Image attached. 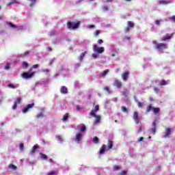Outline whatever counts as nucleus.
<instances>
[{
	"mask_svg": "<svg viewBox=\"0 0 175 175\" xmlns=\"http://www.w3.org/2000/svg\"><path fill=\"white\" fill-rule=\"evenodd\" d=\"M93 51L94 53L92 54V57L94 59H96L99 55V54H102L105 51V47L103 46H98V45L94 44L93 46Z\"/></svg>",
	"mask_w": 175,
	"mask_h": 175,
	"instance_id": "nucleus-1",
	"label": "nucleus"
},
{
	"mask_svg": "<svg viewBox=\"0 0 175 175\" xmlns=\"http://www.w3.org/2000/svg\"><path fill=\"white\" fill-rule=\"evenodd\" d=\"M96 111H99V105H95L94 109L92 110L90 112V116L96 118L94 122V125H96V124H99V122H100V116L95 114Z\"/></svg>",
	"mask_w": 175,
	"mask_h": 175,
	"instance_id": "nucleus-2",
	"label": "nucleus"
},
{
	"mask_svg": "<svg viewBox=\"0 0 175 175\" xmlns=\"http://www.w3.org/2000/svg\"><path fill=\"white\" fill-rule=\"evenodd\" d=\"M39 68V64H35L31 68H30L29 72H24L22 75L23 79H31V77H33V75H35V72H31L32 71V69H38Z\"/></svg>",
	"mask_w": 175,
	"mask_h": 175,
	"instance_id": "nucleus-3",
	"label": "nucleus"
},
{
	"mask_svg": "<svg viewBox=\"0 0 175 175\" xmlns=\"http://www.w3.org/2000/svg\"><path fill=\"white\" fill-rule=\"evenodd\" d=\"M113 148V142L111 141H109L108 142V146H106V145H103L100 151H99V154H105V151H107L110 149Z\"/></svg>",
	"mask_w": 175,
	"mask_h": 175,
	"instance_id": "nucleus-4",
	"label": "nucleus"
},
{
	"mask_svg": "<svg viewBox=\"0 0 175 175\" xmlns=\"http://www.w3.org/2000/svg\"><path fill=\"white\" fill-rule=\"evenodd\" d=\"M153 44L156 46L157 50H160L161 53H163V50L167 49V44L159 43L158 44L156 40L153 41Z\"/></svg>",
	"mask_w": 175,
	"mask_h": 175,
	"instance_id": "nucleus-5",
	"label": "nucleus"
},
{
	"mask_svg": "<svg viewBox=\"0 0 175 175\" xmlns=\"http://www.w3.org/2000/svg\"><path fill=\"white\" fill-rule=\"evenodd\" d=\"M79 25H80V22H77L76 23L68 22L67 23V27L68 29H77V28H79Z\"/></svg>",
	"mask_w": 175,
	"mask_h": 175,
	"instance_id": "nucleus-6",
	"label": "nucleus"
},
{
	"mask_svg": "<svg viewBox=\"0 0 175 175\" xmlns=\"http://www.w3.org/2000/svg\"><path fill=\"white\" fill-rule=\"evenodd\" d=\"M148 132H152V135H155V132H157V120L152 123V128L148 130Z\"/></svg>",
	"mask_w": 175,
	"mask_h": 175,
	"instance_id": "nucleus-7",
	"label": "nucleus"
},
{
	"mask_svg": "<svg viewBox=\"0 0 175 175\" xmlns=\"http://www.w3.org/2000/svg\"><path fill=\"white\" fill-rule=\"evenodd\" d=\"M151 110H153L154 114H157V113H159V107L154 108L151 105H149L147 108L146 111L148 113V112L151 111Z\"/></svg>",
	"mask_w": 175,
	"mask_h": 175,
	"instance_id": "nucleus-8",
	"label": "nucleus"
},
{
	"mask_svg": "<svg viewBox=\"0 0 175 175\" xmlns=\"http://www.w3.org/2000/svg\"><path fill=\"white\" fill-rule=\"evenodd\" d=\"M83 133H78L75 138V142H76V143H81V139H83Z\"/></svg>",
	"mask_w": 175,
	"mask_h": 175,
	"instance_id": "nucleus-9",
	"label": "nucleus"
},
{
	"mask_svg": "<svg viewBox=\"0 0 175 175\" xmlns=\"http://www.w3.org/2000/svg\"><path fill=\"white\" fill-rule=\"evenodd\" d=\"M77 129L80 131L79 133H82V135H83L84 132L87 131V127H85V125L83 124L78 125Z\"/></svg>",
	"mask_w": 175,
	"mask_h": 175,
	"instance_id": "nucleus-10",
	"label": "nucleus"
},
{
	"mask_svg": "<svg viewBox=\"0 0 175 175\" xmlns=\"http://www.w3.org/2000/svg\"><path fill=\"white\" fill-rule=\"evenodd\" d=\"M21 100H23V98H21V97H18L16 98V100L14 103V105L12 106V110H16V109H17V105H20V103H21Z\"/></svg>",
	"mask_w": 175,
	"mask_h": 175,
	"instance_id": "nucleus-11",
	"label": "nucleus"
},
{
	"mask_svg": "<svg viewBox=\"0 0 175 175\" xmlns=\"http://www.w3.org/2000/svg\"><path fill=\"white\" fill-rule=\"evenodd\" d=\"M9 27H11V28H14L15 29H17V31H20L21 29H23L24 27L23 26H17L16 25H13V23H8Z\"/></svg>",
	"mask_w": 175,
	"mask_h": 175,
	"instance_id": "nucleus-12",
	"label": "nucleus"
},
{
	"mask_svg": "<svg viewBox=\"0 0 175 175\" xmlns=\"http://www.w3.org/2000/svg\"><path fill=\"white\" fill-rule=\"evenodd\" d=\"M33 106H35V103L29 104L25 108L22 110L23 113H27L29 109H32Z\"/></svg>",
	"mask_w": 175,
	"mask_h": 175,
	"instance_id": "nucleus-13",
	"label": "nucleus"
},
{
	"mask_svg": "<svg viewBox=\"0 0 175 175\" xmlns=\"http://www.w3.org/2000/svg\"><path fill=\"white\" fill-rule=\"evenodd\" d=\"M127 24L128 27L125 29V32H129L131 28H133V27H135V24L132 21H129Z\"/></svg>",
	"mask_w": 175,
	"mask_h": 175,
	"instance_id": "nucleus-14",
	"label": "nucleus"
},
{
	"mask_svg": "<svg viewBox=\"0 0 175 175\" xmlns=\"http://www.w3.org/2000/svg\"><path fill=\"white\" fill-rule=\"evenodd\" d=\"M170 133H172V129H170V128L165 129V135L163 136V137H164V139H167V137L170 136Z\"/></svg>",
	"mask_w": 175,
	"mask_h": 175,
	"instance_id": "nucleus-15",
	"label": "nucleus"
},
{
	"mask_svg": "<svg viewBox=\"0 0 175 175\" xmlns=\"http://www.w3.org/2000/svg\"><path fill=\"white\" fill-rule=\"evenodd\" d=\"M129 78V72L128 71H126L123 74H122V79L123 81H126V80H128Z\"/></svg>",
	"mask_w": 175,
	"mask_h": 175,
	"instance_id": "nucleus-16",
	"label": "nucleus"
},
{
	"mask_svg": "<svg viewBox=\"0 0 175 175\" xmlns=\"http://www.w3.org/2000/svg\"><path fill=\"white\" fill-rule=\"evenodd\" d=\"M133 118L136 124H139V113L137 111L134 112Z\"/></svg>",
	"mask_w": 175,
	"mask_h": 175,
	"instance_id": "nucleus-17",
	"label": "nucleus"
},
{
	"mask_svg": "<svg viewBox=\"0 0 175 175\" xmlns=\"http://www.w3.org/2000/svg\"><path fill=\"white\" fill-rule=\"evenodd\" d=\"M113 85L118 88H121V87H122V83L118 79H116L113 83Z\"/></svg>",
	"mask_w": 175,
	"mask_h": 175,
	"instance_id": "nucleus-18",
	"label": "nucleus"
},
{
	"mask_svg": "<svg viewBox=\"0 0 175 175\" xmlns=\"http://www.w3.org/2000/svg\"><path fill=\"white\" fill-rule=\"evenodd\" d=\"M61 94H67L68 93V88L66 86H62L60 89Z\"/></svg>",
	"mask_w": 175,
	"mask_h": 175,
	"instance_id": "nucleus-19",
	"label": "nucleus"
},
{
	"mask_svg": "<svg viewBox=\"0 0 175 175\" xmlns=\"http://www.w3.org/2000/svg\"><path fill=\"white\" fill-rule=\"evenodd\" d=\"M167 3H170V1L166 0H160L158 1L159 5H167Z\"/></svg>",
	"mask_w": 175,
	"mask_h": 175,
	"instance_id": "nucleus-20",
	"label": "nucleus"
},
{
	"mask_svg": "<svg viewBox=\"0 0 175 175\" xmlns=\"http://www.w3.org/2000/svg\"><path fill=\"white\" fill-rule=\"evenodd\" d=\"M8 169H10V170L16 171V170H17V166H16L13 164H10L8 165Z\"/></svg>",
	"mask_w": 175,
	"mask_h": 175,
	"instance_id": "nucleus-21",
	"label": "nucleus"
},
{
	"mask_svg": "<svg viewBox=\"0 0 175 175\" xmlns=\"http://www.w3.org/2000/svg\"><path fill=\"white\" fill-rule=\"evenodd\" d=\"M9 88H12V90H16V88H18V84H8Z\"/></svg>",
	"mask_w": 175,
	"mask_h": 175,
	"instance_id": "nucleus-22",
	"label": "nucleus"
},
{
	"mask_svg": "<svg viewBox=\"0 0 175 175\" xmlns=\"http://www.w3.org/2000/svg\"><path fill=\"white\" fill-rule=\"evenodd\" d=\"M165 20L166 21H171V23H175V15L168 17Z\"/></svg>",
	"mask_w": 175,
	"mask_h": 175,
	"instance_id": "nucleus-23",
	"label": "nucleus"
},
{
	"mask_svg": "<svg viewBox=\"0 0 175 175\" xmlns=\"http://www.w3.org/2000/svg\"><path fill=\"white\" fill-rule=\"evenodd\" d=\"M87 54V51H85L82 53H81L80 56H79V61L80 62H81L84 58V57H85V55Z\"/></svg>",
	"mask_w": 175,
	"mask_h": 175,
	"instance_id": "nucleus-24",
	"label": "nucleus"
},
{
	"mask_svg": "<svg viewBox=\"0 0 175 175\" xmlns=\"http://www.w3.org/2000/svg\"><path fill=\"white\" fill-rule=\"evenodd\" d=\"M56 139L59 143H62V142H64V138L61 135L56 136Z\"/></svg>",
	"mask_w": 175,
	"mask_h": 175,
	"instance_id": "nucleus-25",
	"label": "nucleus"
},
{
	"mask_svg": "<svg viewBox=\"0 0 175 175\" xmlns=\"http://www.w3.org/2000/svg\"><path fill=\"white\" fill-rule=\"evenodd\" d=\"M109 69H107L104 71H103L102 72L100 73V76L105 77L106 76V75H107V73H109Z\"/></svg>",
	"mask_w": 175,
	"mask_h": 175,
	"instance_id": "nucleus-26",
	"label": "nucleus"
},
{
	"mask_svg": "<svg viewBox=\"0 0 175 175\" xmlns=\"http://www.w3.org/2000/svg\"><path fill=\"white\" fill-rule=\"evenodd\" d=\"M44 114V111H41L40 113H39L36 116V118H43Z\"/></svg>",
	"mask_w": 175,
	"mask_h": 175,
	"instance_id": "nucleus-27",
	"label": "nucleus"
},
{
	"mask_svg": "<svg viewBox=\"0 0 175 175\" xmlns=\"http://www.w3.org/2000/svg\"><path fill=\"white\" fill-rule=\"evenodd\" d=\"M167 84L165 80H163L159 82V85H166Z\"/></svg>",
	"mask_w": 175,
	"mask_h": 175,
	"instance_id": "nucleus-28",
	"label": "nucleus"
},
{
	"mask_svg": "<svg viewBox=\"0 0 175 175\" xmlns=\"http://www.w3.org/2000/svg\"><path fill=\"white\" fill-rule=\"evenodd\" d=\"M103 90H104V91H107V94H110L112 93L111 91H110V88H109V87H107V86L104 87Z\"/></svg>",
	"mask_w": 175,
	"mask_h": 175,
	"instance_id": "nucleus-29",
	"label": "nucleus"
},
{
	"mask_svg": "<svg viewBox=\"0 0 175 175\" xmlns=\"http://www.w3.org/2000/svg\"><path fill=\"white\" fill-rule=\"evenodd\" d=\"M37 148H38V146L35 145L33 147L31 151L30 152V154H33L35 152V151H36Z\"/></svg>",
	"mask_w": 175,
	"mask_h": 175,
	"instance_id": "nucleus-30",
	"label": "nucleus"
},
{
	"mask_svg": "<svg viewBox=\"0 0 175 175\" xmlns=\"http://www.w3.org/2000/svg\"><path fill=\"white\" fill-rule=\"evenodd\" d=\"M69 118V113H66L63 117V121H66Z\"/></svg>",
	"mask_w": 175,
	"mask_h": 175,
	"instance_id": "nucleus-31",
	"label": "nucleus"
},
{
	"mask_svg": "<svg viewBox=\"0 0 175 175\" xmlns=\"http://www.w3.org/2000/svg\"><path fill=\"white\" fill-rule=\"evenodd\" d=\"M93 142L95 143V144H97V143L99 142V138H98V137H94L93 138Z\"/></svg>",
	"mask_w": 175,
	"mask_h": 175,
	"instance_id": "nucleus-32",
	"label": "nucleus"
},
{
	"mask_svg": "<svg viewBox=\"0 0 175 175\" xmlns=\"http://www.w3.org/2000/svg\"><path fill=\"white\" fill-rule=\"evenodd\" d=\"M122 111L124 113H128V109H126V107H125L124 106H122Z\"/></svg>",
	"mask_w": 175,
	"mask_h": 175,
	"instance_id": "nucleus-33",
	"label": "nucleus"
},
{
	"mask_svg": "<svg viewBox=\"0 0 175 175\" xmlns=\"http://www.w3.org/2000/svg\"><path fill=\"white\" fill-rule=\"evenodd\" d=\"M103 12H107L109 10V7L107 5H105L103 7Z\"/></svg>",
	"mask_w": 175,
	"mask_h": 175,
	"instance_id": "nucleus-34",
	"label": "nucleus"
},
{
	"mask_svg": "<svg viewBox=\"0 0 175 175\" xmlns=\"http://www.w3.org/2000/svg\"><path fill=\"white\" fill-rule=\"evenodd\" d=\"M113 0H103V3H111Z\"/></svg>",
	"mask_w": 175,
	"mask_h": 175,
	"instance_id": "nucleus-35",
	"label": "nucleus"
},
{
	"mask_svg": "<svg viewBox=\"0 0 175 175\" xmlns=\"http://www.w3.org/2000/svg\"><path fill=\"white\" fill-rule=\"evenodd\" d=\"M76 109L77 111H81V109H83L80 105H77Z\"/></svg>",
	"mask_w": 175,
	"mask_h": 175,
	"instance_id": "nucleus-36",
	"label": "nucleus"
},
{
	"mask_svg": "<svg viewBox=\"0 0 175 175\" xmlns=\"http://www.w3.org/2000/svg\"><path fill=\"white\" fill-rule=\"evenodd\" d=\"M41 155V158H42V159H47V156L43 153H40Z\"/></svg>",
	"mask_w": 175,
	"mask_h": 175,
	"instance_id": "nucleus-37",
	"label": "nucleus"
},
{
	"mask_svg": "<svg viewBox=\"0 0 175 175\" xmlns=\"http://www.w3.org/2000/svg\"><path fill=\"white\" fill-rule=\"evenodd\" d=\"M57 174V171H51V172L48 173V175H55Z\"/></svg>",
	"mask_w": 175,
	"mask_h": 175,
	"instance_id": "nucleus-38",
	"label": "nucleus"
},
{
	"mask_svg": "<svg viewBox=\"0 0 175 175\" xmlns=\"http://www.w3.org/2000/svg\"><path fill=\"white\" fill-rule=\"evenodd\" d=\"M31 2L30 6H32L33 5H35L36 3V0H29Z\"/></svg>",
	"mask_w": 175,
	"mask_h": 175,
	"instance_id": "nucleus-39",
	"label": "nucleus"
},
{
	"mask_svg": "<svg viewBox=\"0 0 175 175\" xmlns=\"http://www.w3.org/2000/svg\"><path fill=\"white\" fill-rule=\"evenodd\" d=\"M129 94V92L127 90H124L123 92L124 96H128Z\"/></svg>",
	"mask_w": 175,
	"mask_h": 175,
	"instance_id": "nucleus-40",
	"label": "nucleus"
},
{
	"mask_svg": "<svg viewBox=\"0 0 175 175\" xmlns=\"http://www.w3.org/2000/svg\"><path fill=\"white\" fill-rule=\"evenodd\" d=\"M41 72H42L43 73H46L49 74V69H42L41 70Z\"/></svg>",
	"mask_w": 175,
	"mask_h": 175,
	"instance_id": "nucleus-41",
	"label": "nucleus"
},
{
	"mask_svg": "<svg viewBox=\"0 0 175 175\" xmlns=\"http://www.w3.org/2000/svg\"><path fill=\"white\" fill-rule=\"evenodd\" d=\"M170 39H172V37L167 36V37H163V40H169Z\"/></svg>",
	"mask_w": 175,
	"mask_h": 175,
	"instance_id": "nucleus-42",
	"label": "nucleus"
},
{
	"mask_svg": "<svg viewBox=\"0 0 175 175\" xmlns=\"http://www.w3.org/2000/svg\"><path fill=\"white\" fill-rule=\"evenodd\" d=\"M23 65L25 68H28V63L27 62H23Z\"/></svg>",
	"mask_w": 175,
	"mask_h": 175,
	"instance_id": "nucleus-43",
	"label": "nucleus"
},
{
	"mask_svg": "<svg viewBox=\"0 0 175 175\" xmlns=\"http://www.w3.org/2000/svg\"><path fill=\"white\" fill-rule=\"evenodd\" d=\"M54 61H55V58L52 59L49 62V65L51 66L53 64H54Z\"/></svg>",
	"mask_w": 175,
	"mask_h": 175,
	"instance_id": "nucleus-44",
	"label": "nucleus"
},
{
	"mask_svg": "<svg viewBox=\"0 0 175 175\" xmlns=\"http://www.w3.org/2000/svg\"><path fill=\"white\" fill-rule=\"evenodd\" d=\"M137 106H138L139 107H143L144 104H143V103L138 102Z\"/></svg>",
	"mask_w": 175,
	"mask_h": 175,
	"instance_id": "nucleus-45",
	"label": "nucleus"
},
{
	"mask_svg": "<svg viewBox=\"0 0 175 175\" xmlns=\"http://www.w3.org/2000/svg\"><path fill=\"white\" fill-rule=\"evenodd\" d=\"M113 170H120V166H118V165L113 166Z\"/></svg>",
	"mask_w": 175,
	"mask_h": 175,
	"instance_id": "nucleus-46",
	"label": "nucleus"
},
{
	"mask_svg": "<svg viewBox=\"0 0 175 175\" xmlns=\"http://www.w3.org/2000/svg\"><path fill=\"white\" fill-rule=\"evenodd\" d=\"M154 92L158 94V92H159V89L158 88H154Z\"/></svg>",
	"mask_w": 175,
	"mask_h": 175,
	"instance_id": "nucleus-47",
	"label": "nucleus"
},
{
	"mask_svg": "<svg viewBox=\"0 0 175 175\" xmlns=\"http://www.w3.org/2000/svg\"><path fill=\"white\" fill-rule=\"evenodd\" d=\"M99 33H100V31L97 30V31L94 33V36H98V35H99Z\"/></svg>",
	"mask_w": 175,
	"mask_h": 175,
	"instance_id": "nucleus-48",
	"label": "nucleus"
},
{
	"mask_svg": "<svg viewBox=\"0 0 175 175\" xmlns=\"http://www.w3.org/2000/svg\"><path fill=\"white\" fill-rule=\"evenodd\" d=\"M19 147L20 150H23V148H24V144H21Z\"/></svg>",
	"mask_w": 175,
	"mask_h": 175,
	"instance_id": "nucleus-49",
	"label": "nucleus"
},
{
	"mask_svg": "<svg viewBox=\"0 0 175 175\" xmlns=\"http://www.w3.org/2000/svg\"><path fill=\"white\" fill-rule=\"evenodd\" d=\"M160 23H161V21H155V25H159Z\"/></svg>",
	"mask_w": 175,
	"mask_h": 175,
	"instance_id": "nucleus-50",
	"label": "nucleus"
},
{
	"mask_svg": "<svg viewBox=\"0 0 175 175\" xmlns=\"http://www.w3.org/2000/svg\"><path fill=\"white\" fill-rule=\"evenodd\" d=\"M121 175H125L126 174V171H122L120 173Z\"/></svg>",
	"mask_w": 175,
	"mask_h": 175,
	"instance_id": "nucleus-51",
	"label": "nucleus"
},
{
	"mask_svg": "<svg viewBox=\"0 0 175 175\" xmlns=\"http://www.w3.org/2000/svg\"><path fill=\"white\" fill-rule=\"evenodd\" d=\"M98 43L99 44H102V43H103V40H98Z\"/></svg>",
	"mask_w": 175,
	"mask_h": 175,
	"instance_id": "nucleus-52",
	"label": "nucleus"
},
{
	"mask_svg": "<svg viewBox=\"0 0 175 175\" xmlns=\"http://www.w3.org/2000/svg\"><path fill=\"white\" fill-rule=\"evenodd\" d=\"M88 28H90V29H92V28H95V25H89Z\"/></svg>",
	"mask_w": 175,
	"mask_h": 175,
	"instance_id": "nucleus-53",
	"label": "nucleus"
},
{
	"mask_svg": "<svg viewBox=\"0 0 175 175\" xmlns=\"http://www.w3.org/2000/svg\"><path fill=\"white\" fill-rule=\"evenodd\" d=\"M144 139V138L143 137H141L139 138L138 142H143V139Z\"/></svg>",
	"mask_w": 175,
	"mask_h": 175,
	"instance_id": "nucleus-54",
	"label": "nucleus"
},
{
	"mask_svg": "<svg viewBox=\"0 0 175 175\" xmlns=\"http://www.w3.org/2000/svg\"><path fill=\"white\" fill-rule=\"evenodd\" d=\"M142 126H140L138 129V133H139V132H142Z\"/></svg>",
	"mask_w": 175,
	"mask_h": 175,
	"instance_id": "nucleus-55",
	"label": "nucleus"
},
{
	"mask_svg": "<svg viewBox=\"0 0 175 175\" xmlns=\"http://www.w3.org/2000/svg\"><path fill=\"white\" fill-rule=\"evenodd\" d=\"M10 67L9 66V64H7L5 66V69L6 70H8V69H9Z\"/></svg>",
	"mask_w": 175,
	"mask_h": 175,
	"instance_id": "nucleus-56",
	"label": "nucleus"
},
{
	"mask_svg": "<svg viewBox=\"0 0 175 175\" xmlns=\"http://www.w3.org/2000/svg\"><path fill=\"white\" fill-rule=\"evenodd\" d=\"M13 3H14V2H10L7 5V6H10V5H13Z\"/></svg>",
	"mask_w": 175,
	"mask_h": 175,
	"instance_id": "nucleus-57",
	"label": "nucleus"
},
{
	"mask_svg": "<svg viewBox=\"0 0 175 175\" xmlns=\"http://www.w3.org/2000/svg\"><path fill=\"white\" fill-rule=\"evenodd\" d=\"M48 50H49V51H53V49L50 47L48 48Z\"/></svg>",
	"mask_w": 175,
	"mask_h": 175,
	"instance_id": "nucleus-58",
	"label": "nucleus"
},
{
	"mask_svg": "<svg viewBox=\"0 0 175 175\" xmlns=\"http://www.w3.org/2000/svg\"><path fill=\"white\" fill-rule=\"evenodd\" d=\"M107 105H109V102H108V101H106V102H105V107L107 106Z\"/></svg>",
	"mask_w": 175,
	"mask_h": 175,
	"instance_id": "nucleus-59",
	"label": "nucleus"
},
{
	"mask_svg": "<svg viewBox=\"0 0 175 175\" xmlns=\"http://www.w3.org/2000/svg\"><path fill=\"white\" fill-rule=\"evenodd\" d=\"M125 39H131V37H125Z\"/></svg>",
	"mask_w": 175,
	"mask_h": 175,
	"instance_id": "nucleus-60",
	"label": "nucleus"
},
{
	"mask_svg": "<svg viewBox=\"0 0 175 175\" xmlns=\"http://www.w3.org/2000/svg\"><path fill=\"white\" fill-rule=\"evenodd\" d=\"M49 162H53V159H50Z\"/></svg>",
	"mask_w": 175,
	"mask_h": 175,
	"instance_id": "nucleus-61",
	"label": "nucleus"
},
{
	"mask_svg": "<svg viewBox=\"0 0 175 175\" xmlns=\"http://www.w3.org/2000/svg\"><path fill=\"white\" fill-rule=\"evenodd\" d=\"M28 54V52L25 53V55H27Z\"/></svg>",
	"mask_w": 175,
	"mask_h": 175,
	"instance_id": "nucleus-62",
	"label": "nucleus"
},
{
	"mask_svg": "<svg viewBox=\"0 0 175 175\" xmlns=\"http://www.w3.org/2000/svg\"><path fill=\"white\" fill-rule=\"evenodd\" d=\"M53 35H54V34L50 33V36H53Z\"/></svg>",
	"mask_w": 175,
	"mask_h": 175,
	"instance_id": "nucleus-63",
	"label": "nucleus"
},
{
	"mask_svg": "<svg viewBox=\"0 0 175 175\" xmlns=\"http://www.w3.org/2000/svg\"><path fill=\"white\" fill-rule=\"evenodd\" d=\"M0 20H2V16H0Z\"/></svg>",
	"mask_w": 175,
	"mask_h": 175,
	"instance_id": "nucleus-64",
	"label": "nucleus"
}]
</instances>
